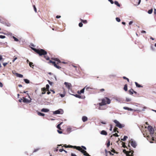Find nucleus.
<instances>
[{
	"instance_id": "f257e3e1",
	"label": "nucleus",
	"mask_w": 156,
	"mask_h": 156,
	"mask_svg": "<svg viewBox=\"0 0 156 156\" xmlns=\"http://www.w3.org/2000/svg\"><path fill=\"white\" fill-rule=\"evenodd\" d=\"M31 49L35 52L38 54L39 56L44 55H46L47 53L44 50L42 49H36L35 48L31 47Z\"/></svg>"
},
{
	"instance_id": "f03ea898",
	"label": "nucleus",
	"mask_w": 156,
	"mask_h": 156,
	"mask_svg": "<svg viewBox=\"0 0 156 156\" xmlns=\"http://www.w3.org/2000/svg\"><path fill=\"white\" fill-rule=\"evenodd\" d=\"M113 122L116 124L115 126L120 129H121L125 126V125L121 123L117 120H114Z\"/></svg>"
},
{
	"instance_id": "7ed1b4c3",
	"label": "nucleus",
	"mask_w": 156,
	"mask_h": 156,
	"mask_svg": "<svg viewBox=\"0 0 156 156\" xmlns=\"http://www.w3.org/2000/svg\"><path fill=\"white\" fill-rule=\"evenodd\" d=\"M64 113L63 110L61 108L53 112V114L54 115L62 114Z\"/></svg>"
},
{
	"instance_id": "20e7f679",
	"label": "nucleus",
	"mask_w": 156,
	"mask_h": 156,
	"mask_svg": "<svg viewBox=\"0 0 156 156\" xmlns=\"http://www.w3.org/2000/svg\"><path fill=\"white\" fill-rule=\"evenodd\" d=\"M64 146L66 148H74V149H77L78 151H80V149H79L78 148H81V147L80 146H73L70 145H67L66 144H65L64 145Z\"/></svg>"
},
{
	"instance_id": "39448f33",
	"label": "nucleus",
	"mask_w": 156,
	"mask_h": 156,
	"mask_svg": "<svg viewBox=\"0 0 156 156\" xmlns=\"http://www.w3.org/2000/svg\"><path fill=\"white\" fill-rule=\"evenodd\" d=\"M27 94L29 95L28 93H27ZM28 98L30 99V100H29L28 99H27L25 98L24 97H23V101L24 103H30L31 101V99L30 98V97L29 96H28Z\"/></svg>"
},
{
	"instance_id": "423d86ee",
	"label": "nucleus",
	"mask_w": 156,
	"mask_h": 156,
	"mask_svg": "<svg viewBox=\"0 0 156 156\" xmlns=\"http://www.w3.org/2000/svg\"><path fill=\"white\" fill-rule=\"evenodd\" d=\"M147 129L149 131L151 135H153L154 133V130L153 127L151 126H148L147 127Z\"/></svg>"
},
{
	"instance_id": "0eeeda50",
	"label": "nucleus",
	"mask_w": 156,
	"mask_h": 156,
	"mask_svg": "<svg viewBox=\"0 0 156 156\" xmlns=\"http://www.w3.org/2000/svg\"><path fill=\"white\" fill-rule=\"evenodd\" d=\"M76 127H73V128L69 127L67 129V131L68 133H70L71 132L77 129Z\"/></svg>"
},
{
	"instance_id": "6e6552de",
	"label": "nucleus",
	"mask_w": 156,
	"mask_h": 156,
	"mask_svg": "<svg viewBox=\"0 0 156 156\" xmlns=\"http://www.w3.org/2000/svg\"><path fill=\"white\" fill-rule=\"evenodd\" d=\"M64 85H65L66 87L69 90H70L72 86V84L71 83H68L67 82H65L64 83Z\"/></svg>"
},
{
	"instance_id": "1a4fd4ad",
	"label": "nucleus",
	"mask_w": 156,
	"mask_h": 156,
	"mask_svg": "<svg viewBox=\"0 0 156 156\" xmlns=\"http://www.w3.org/2000/svg\"><path fill=\"white\" fill-rule=\"evenodd\" d=\"M131 141H132L131 143V146L133 148H136L137 145V144L136 142L135 141L133 140V139H131Z\"/></svg>"
},
{
	"instance_id": "9d476101",
	"label": "nucleus",
	"mask_w": 156,
	"mask_h": 156,
	"mask_svg": "<svg viewBox=\"0 0 156 156\" xmlns=\"http://www.w3.org/2000/svg\"><path fill=\"white\" fill-rule=\"evenodd\" d=\"M79 149H80V151L81 152L82 154H83V155L85 156H91L87 152L85 151H83L81 150L80 148H78Z\"/></svg>"
},
{
	"instance_id": "9b49d317",
	"label": "nucleus",
	"mask_w": 156,
	"mask_h": 156,
	"mask_svg": "<svg viewBox=\"0 0 156 156\" xmlns=\"http://www.w3.org/2000/svg\"><path fill=\"white\" fill-rule=\"evenodd\" d=\"M85 88H83L80 91L78 90L77 91V93L79 95L81 94H83L84 92Z\"/></svg>"
},
{
	"instance_id": "f8f14e48",
	"label": "nucleus",
	"mask_w": 156,
	"mask_h": 156,
	"mask_svg": "<svg viewBox=\"0 0 156 156\" xmlns=\"http://www.w3.org/2000/svg\"><path fill=\"white\" fill-rule=\"evenodd\" d=\"M41 111L44 112H47L49 111V109L46 108H43L41 109Z\"/></svg>"
},
{
	"instance_id": "ddd939ff",
	"label": "nucleus",
	"mask_w": 156,
	"mask_h": 156,
	"mask_svg": "<svg viewBox=\"0 0 156 156\" xmlns=\"http://www.w3.org/2000/svg\"><path fill=\"white\" fill-rule=\"evenodd\" d=\"M105 98L106 100V104H109L111 103L110 99L107 97H105Z\"/></svg>"
},
{
	"instance_id": "4468645a",
	"label": "nucleus",
	"mask_w": 156,
	"mask_h": 156,
	"mask_svg": "<svg viewBox=\"0 0 156 156\" xmlns=\"http://www.w3.org/2000/svg\"><path fill=\"white\" fill-rule=\"evenodd\" d=\"M82 119L83 122H85L87 120L88 118L87 116H84L82 117Z\"/></svg>"
},
{
	"instance_id": "2eb2a0df",
	"label": "nucleus",
	"mask_w": 156,
	"mask_h": 156,
	"mask_svg": "<svg viewBox=\"0 0 156 156\" xmlns=\"http://www.w3.org/2000/svg\"><path fill=\"white\" fill-rule=\"evenodd\" d=\"M100 134L102 135H107V133L105 130H102Z\"/></svg>"
},
{
	"instance_id": "dca6fc26",
	"label": "nucleus",
	"mask_w": 156,
	"mask_h": 156,
	"mask_svg": "<svg viewBox=\"0 0 156 156\" xmlns=\"http://www.w3.org/2000/svg\"><path fill=\"white\" fill-rule=\"evenodd\" d=\"M69 94L73 95V96H74L75 97H76V98H80H80H81V95H78V94H70L69 93Z\"/></svg>"
},
{
	"instance_id": "f3484780",
	"label": "nucleus",
	"mask_w": 156,
	"mask_h": 156,
	"mask_svg": "<svg viewBox=\"0 0 156 156\" xmlns=\"http://www.w3.org/2000/svg\"><path fill=\"white\" fill-rule=\"evenodd\" d=\"M15 75L17 77L20 78H22L23 77V75L18 73H16Z\"/></svg>"
},
{
	"instance_id": "a211bd4d",
	"label": "nucleus",
	"mask_w": 156,
	"mask_h": 156,
	"mask_svg": "<svg viewBox=\"0 0 156 156\" xmlns=\"http://www.w3.org/2000/svg\"><path fill=\"white\" fill-rule=\"evenodd\" d=\"M101 100L102 103L103 104V105H106V103L105 98H102Z\"/></svg>"
},
{
	"instance_id": "6ab92c4d",
	"label": "nucleus",
	"mask_w": 156,
	"mask_h": 156,
	"mask_svg": "<svg viewBox=\"0 0 156 156\" xmlns=\"http://www.w3.org/2000/svg\"><path fill=\"white\" fill-rule=\"evenodd\" d=\"M45 90H46V89L45 87H43L41 89V90L42 91L41 94H45V93H46Z\"/></svg>"
},
{
	"instance_id": "aec40b11",
	"label": "nucleus",
	"mask_w": 156,
	"mask_h": 156,
	"mask_svg": "<svg viewBox=\"0 0 156 156\" xmlns=\"http://www.w3.org/2000/svg\"><path fill=\"white\" fill-rule=\"evenodd\" d=\"M135 83L136 87L138 88L143 87V86L142 85H141L140 84H138L137 82H135Z\"/></svg>"
},
{
	"instance_id": "412c9836",
	"label": "nucleus",
	"mask_w": 156,
	"mask_h": 156,
	"mask_svg": "<svg viewBox=\"0 0 156 156\" xmlns=\"http://www.w3.org/2000/svg\"><path fill=\"white\" fill-rule=\"evenodd\" d=\"M133 91H134L133 89L131 88L130 90H129L128 91L130 94L132 95L133 94Z\"/></svg>"
},
{
	"instance_id": "4be33fe9",
	"label": "nucleus",
	"mask_w": 156,
	"mask_h": 156,
	"mask_svg": "<svg viewBox=\"0 0 156 156\" xmlns=\"http://www.w3.org/2000/svg\"><path fill=\"white\" fill-rule=\"evenodd\" d=\"M114 3L118 7H120V4L119 3V2L117 1H115Z\"/></svg>"
},
{
	"instance_id": "5701e85b",
	"label": "nucleus",
	"mask_w": 156,
	"mask_h": 156,
	"mask_svg": "<svg viewBox=\"0 0 156 156\" xmlns=\"http://www.w3.org/2000/svg\"><path fill=\"white\" fill-rule=\"evenodd\" d=\"M37 114L38 115L42 116H44L45 115V114L44 113L39 112H37Z\"/></svg>"
},
{
	"instance_id": "b1692460",
	"label": "nucleus",
	"mask_w": 156,
	"mask_h": 156,
	"mask_svg": "<svg viewBox=\"0 0 156 156\" xmlns=\"http://www.w3.org/2000/svg\"><path fill=\"white\" fill-rule=\"evenodd\" d=\"M115 100L120 103H122V98H116L115 99Z\"/></svg>"
},
{
	"instance_id": "393cba45",
	"label": "nucleus",
	"mask_w": 156,
	"mask_h": 156,
	"mask_svg": "<svg viewBox=\"0 0 156 156\" xmlns=\"http://www.w3.org/2000/svg\"><path fill=\"white\" fill-rule=\"evenodd\" d=\"M24 82L27 84H28L30 83V80L27 79H25L23 80Z\"/></svg>"
},
{
	"instance_id": "a878e982",
	"label": "nucleus",
	"mask_w": 156,
	"mask_h": 156,
	"mask_svg": "<svg viewBox=\"0 0 156 156\" xmlns=\"http://www.w3.org/2000/svg\"><path fill=\"white\" fill-rule=\"evenodd\" d=\"M123 89L125 91H127L128 90V88H127V84H125L123 88Z\"/></svg>"
},
{
	"instance_id": "bb28decb",
	"label": "nucleus",
	"mask_w": 156,
	"mask_h": 156,
	"mask_svg": "<svg viewBox=\"0 0 156 156\" xmlns=\"http://www.w3.org/2000/svg\"><path fill=\"white\" fill-rule=\"evenodd\" d=\"M81 22L84 24H86L87 23V20H83L82 19H80Z\"/></svg>"
},
{
	"instance_id": "cd10ccee",
	"label": "nucleus",
	"mask_w": 156,
	"mask_h": 156,
	"mask_svg": "<svg viewBox=\"0 0 156 156\" xmlns=\"http://www.w3.org/2000/svg\"><path fill=\"white\" fill-rule=\"evenodd\" d=\"M54 60L57 62V64H58L59 63H61V61L59 60V59L57 58H55Z\"/></svg>"
},
{
	"instance_id": "c85d7f7f",
	"label": "nucleus",
	"mask_w": 156,
	"mask_h": 156,
	"mask_svg": "<svg viewBox=\"0 0 156 156\" xmlns=\"http://www.w3.org/2000/svg\"><path fill=\"white\" fill-rule=\"evenodd\" d=\"M127 138L128 136H124L123 138V139H122L121 140L123 141H125Z\"/></svg>"
},
{
	"instance_id": "c756f323",
	"label": "nucleus",
	"mask_w": 156,
	"mask_h": 156,
	"mask_svg": "<svg viewBox=\"0 0 156 156\" xmlns=\"http://www.w3.org/2000/svg\"><path fill=\"white\" fill-rule=\"evenodd\" d=\"M65 93H66L65 92V91H64L63 92V94H60V97L62 98L64 97L65 95Z\"/></svg>"
},
{
	"instance_id": "7c9ffc66",
	"label": "nucleus",
	"mask_w": 156,
	"mask_h": 156,
	"mask_svg": "<svg viewBox=\"0 0 156 156\" xmlns=\"http://www.w3.org/2000/svg\"><path fill=\"white\" fill-rule=\"evenodd\" d=\"M153 9H151L149 10L147 12V13L149 14H151L153 12Z\"/></svg>"
},
{
	"instance_id": "2f4dec72",
	"label": "nucleus",
	"mask_w": 156,
	"mask_h": 156,
	"mask_svg": "<svg viewBox=\"0 0 156 156\" xmlns=\"http://www.w3.org/2000/svg\"><path fill=\"white\" fill-rule=\"evenodd\" d=\"M129 111H134V112H136V111H139V112H141V111L140 110H136L133 109L132 108H129Z\"/></svg>"
},
{
	"instance_id": "473e14b6",
	"label": "nucleus",
	"mask_w": 156,
	"mask_h": 156,
	"mask_svg": "<svg viewBox=\"0 0 156 156\" xmlns=\"http://www.w3.org/2000/svg\"><path fill=\"white\" fill-rule=\"evenodd\" d=\"M83 88H85V89H86V90H88L89 89H92V88L91 87H87V86H86L85 87H84Z\"/></svg>"
},
{
	"instance_id": "72a5a7b5",
	"label": "nucleus",
	"mask_w": 156,
	"mask_h": 156,
	"mask_svg": "<svg viewBox=\"0 0 156 156\" xmlns=\"http://www.w3.org/2000/svg\"><path fill=\"white\" fill-rule=\"evenodd\" d=\"M12 37L14 39V41H16V42H18L19 41V39L13 36Z\"/></svg>"
},
{
	"instance_id": "f704fd0d",
	"label": "nucleus",
	"mask_w": 156,
	"mask_h": 156,
	"mask_svg": "<svg viewBox=\"0 0 156 156\" xmlns=\"http://www.w3.org/2000/svg\"><path fill=\"white\" fill-rule=\"evenodd\" d=\"M116 76V74H112L109 75V77L110 78H111L112 77H115Z\"/></svg>"
},
{
	"instance_id": "c9c22d12",
	"label": "nucleus",
	"mask_w": 156,
	"mask_h": 156,
	"mask_svg": "<svg viewBox=\"0 0 156 156\" xmlns=\"http://www.w3.org/2000/svg\"><path fill=\"white\" fill-rule=\"evenodd\" d=\"M29 65L30 67L33 68L34 65L33 63L32 62H29Z\"/></svg>"
},
{
	"instance_id": "e433bc0d",
	"label": "nucleus",
	"mask_w": 156,
	"mask_h": 156,
	"mask_svg": "<svg viewBox=\"0 0 156 156\" xmlns=\"http://www.w3.org/2000/svg\"><path fill=\"white\" fill-rule=\"evenodd\" d=\"M131 98H126V102H128L131 101Z\"/></svg>"
},
{
	"instance_id": "4c0bfd02",
	"label": "nucleus",
	"mask_w": 156,
	"mask_h": 156,
	"mask_svg": "<svg viewBox=\"0 0 156 156\" xmlns=\"http://www.w3.org/2000/svg\"><path fill=\"white\" fill-rule=\"evenodd\" d=\"M116 21L118 22H120L121 21V20L120 18L119 17H117L115 18Z\"/></svg>"
},
{
	"instance_id": "58836bf2",
	"label": "nucleus",
	"mask_w": 156,
	"mask_h": 156,
	"mask_svg": "<svg viewBox=\"0 0 156 156\" xmlns=\"http://www.w3.org/2000/svg\"><path fill=\"white\" fill-rule=\"evenodd\" d=\"M4 25L7 26V27H10V26H11V25L10 23H6L5 22V23H4Z\"/></svg>"
},
{
	"instance_id": "ea45409f",
	"label": "nucleus",
	"mask_w": 156,
	"mask_h": 156,
	"mask_svg": "<svg viewBox=\"0 0 156 156\" xmlns=\"http://www.w3.org/2000/svg\"><path fill=\"white\" fill-rule=\"evenodd\" d=\"M55 65V67L58 69H60L61 68V67L57 65V64L56 65Z\"/></svg>"
},
{
	"instance_id": "a19ab883",
	"label": "nucleus",
	"mask_w": 156,
	"mask_h": 156,
	"mask_svg": "<svg viewBox=\"0 0 156 156\" xmlns=\"http://www.w3.org/2000/svg\"><path fill=\"white\" fill-rule=\"evenodd\" d=\"M123 78L125 80H126L128 82H129V79L128 78H127L126 77L123 76Z\"/></svg>"
},
{
	"instance_id": "79ce46f5",
	"label": "nucleus",
	"mask_w": 156,
	"mask_h": 156,
	"mask_svg": "<svg viewBox=\"0 0 156 156\" xmlns=\"http://www.w3.org/2000/svg\"><path fill=\"white\" fill-rule=\"evenodd\" d=\"M44 57L47 60H50V58L48 56H45V55H44Z\"/></svg>"
},
{
	"instance_id": "37998d69",
	"label": "nucleus",
	"mask_w": 156,
	"mask_h": 156,
	"mask_svg": "<svg viewBox=\"0 0 156 156\" xmlns=\"http://www.w3.org/2000/svg\"><path fill=\"white\" fill-rule=\"evenodd\" d=\"M111 151L114 153L117 154V153L116 152L115 150L114 149L112 148V149L111 150Z\"/></svg>"
},
{
	"instance_id": "c03bdc74",
	"label": "nucleus",
	"mask_w": 156,
	"mask_h": 156,
	"mask_svg": "<svg viewBox=\"0 0 156 156\" xmlns=\"http://www.w3.org/2000/svg\"><path fill=\"white\" fill-rule=\"evenodd\" d=\"M33 8H34V11L36 12H37V8H36L35 5H33Z\"/></svg>"
},
{
	"instance_id": "a18cd8bd",
	"label": "nucleus",
	"mask_w": 156,
	"mask_h": 156,
	"mask_svg": "<svg viewBox=\"0 0 156 156\" xmlns=\"http://www.w3.org/2000/svg\"><path fill=\"white\" fill-rule=\"evenodd\" d=\"M48 83L51 85L52 86L53 84V82H51L49 80H48Z\"/></svg>"
},
{
	"instance_id": "49530a36",
	"label": "nucleus",
	"mask_w": 156,
	"mask_h": 156,
	"mask_svg": "<svg viewBox=\"0 0 156 156\" xmlns=\"http://www.w3.org/2000/svg\"><path fill=\"white\" fill-rule=\"evenodd\" d=\"M118 128H114L113 132H115L116 131H117L118 133H119V131H116V130Z\"/></svg>"
},
{
	"instance_id": "de8ad7c7",
	"label": "nucleus",
	"mask_w": 156,
	"mask_h": 156,
	"mask_svg": "<svg viewBox=\"0 0 156 156\" xmlns=\"http://www.w3.org/2000/svg\"><path fill=\"white\" fill-rule=\"evenodd\" d=\"M105 156H108L107 154L108 153V151L106 149H105Z\"/></svg>"
},
{
	"instance_id": "09e8293b",
	"label": "nucleus",
	"mask_w": 156,
	"mask_h": 156,
	"mask_svg": "<svg viewBox=\"0 0 156 156\" xmlns=\"http://www.w3.org/2000/svg\"><path fill=\"white\" fill-rule=\"evenodd\" d=\"M129 108L128 107H123V109H124L125 110H127L128 111H129Z\"/></svg>"
},
{
	"instance_id": "8fccbe9b",
	"label": "nucleus",
	"mask_w": 156,
	"mask_h": 156,
	"mask_svg": "<svg viewBox=\"0 0 156 156\" xmlns=\"http://www.w3.org/2000/svg\"><path fill=\"white\" fill-rule=\"evenodd\" d=\"M110 127L109 130L110 131H112V128H113L112 125L110 124Z\"/></svg>"
},
{
	"instance_id": "3c124183",
	"label": "nucleus",
	"mask_w": 156,
	"mask_h": 156,
	"mask_svg": "<svg viewBox=\"0 0 156 156\" xmlns=\"http://www.w3.org/2000/svg\"><path fill=\"white\" fill-rule=\"evenodd\" d=\"M83 26V23L81 22L79 23V26L80 27H82Z\"/></svg>"
},
{
	"instance_id": "603ef678",
	"label": "nucleus",
	"mask_w": 156,
	"mask_h": 156,
	"mask_svg": "<svg viewBox=\"0 0 156 156\" xmlns=\"http://www.w3.org/2000/svg\"><path fill=\"white\" fill-rule=\"evenodd\" d=\"M5 37V36L4 35H0V38L4 39Z\"/></svg>"
},
{
	"instance_id": "864d4df0",
	"label": "nucleus",
	"mask_w": 156,
	"mask_h": 156,
	"mask_svg": "<svg viewBox=\"0 0 156 156\" xmlns=\"http://www.w3.org/2000/svg\"><path fill=\"white\" fill-rule=\"evenodd\" d=\"M60 126V124H58L56 126L57 128L58 129H61Z\"/></svg>"
},
{
	"instance_id": "5fc2aeb1",
	"label": "nucleus",
	"mask_w": 156,
	"mask_h": 156,
	"mask_svg": "<svg viewBox=\"0 0 156 156\" xmlns=\"http://www.w3.org/2000/svg\"><path fill=\"white\" fill-rule=\"evenodd\" d=\"M81 147L84 150H86L87 148L86 147L83 146H81Z\"/></svg>"
},
{
	"instance_id": "6e6d98bb",
	"label": "nucleus",
	"mask_w": 156,
	"mask_h": 156,
	"mask_svg": "<svg viewBox=\"0 0 156 156\" xmlns=\"http://www.w3.org/2000/svg\"><path fill=\"white\" fill-rule=\"evenodd\" d=\"M113 135L114 136H116V137H118L119 136V135L116 133H115L113 134Z\"/></svg>"
},
{
	"instance_id": "4d7b16f0",
	"label": "nucleus",
	"mask_w": 156,
	"mask_h": 156,
	"mask_svg": "<svg viewBox=\"0 0 156 156\" xmlns=\"http://www.w3.org/2000/svg\"><path fill=\"white\" fill-rule=\"evenodd\" d=\"M46 88L49 90V85L48 84H47L46 85Z\"/></svg>"
},
{
	"instance_id": "13d9d810",
	"label": "nucleus",
	"mask_w": 156,
	"mask_h": 156,
	"mask_svg": "<svg viewBox=\"0 0 156 156\" xmlns=\"http://www.w3.org/2000/svg\"><path fill=\"white\" fill-rule=\"evenodd\" d=\"M97 104L99 105L100 106H102L103 105H103V104L101 102V103H99Z\"/></svg>"
},
{
	"instance_id": "bf43d9fd",
	"label": "nucleus",
	"mask_w": 156,
	"mask_h": 156,
	"mask_svg": "<svg viewBox=\"0 0 156 156\" xmlns=\"http://www.w3.org/2000/svg\"><path fill=\"white\" fill-rule=\"evenodd\" d=\"M110 145V141H109L107 144V147H108Z\"/></svg>"
},
{
	"instance_id": "052dcab7",
	"label": "nucleus",
	"mask_w": 156,
	"mask_h": 156,
	"mask_svg": "<svg viewBox=\"0 0 156 156\" xmlns=\"http://www.w3.org/2000/svg\"><path fill=\"white\" fill-rule=\"evenodd\" d=\"M57 131L58 133L59 134H61L62 133V131H61L59 129L57 130Z\"/></svg>"
},
{
	"instance_id": "680f3d73",
	"label": "nucleus",
	"mask_w": 156,
	"mask_h": 156,
	"mask_svg": "<svg viewBox=\"0 0 156 156\" xmlns=\"http://www.w3.org/2000/svg\"><path fill=\"white\" fill-rule=\"evenodd\" d=\"M100 122L103 124H104V125H105L106 124V122L104 121H100Z\"/></svg>"
},
{
	"instance_id": "e2e57ef3",
	"label": "nucleus",
	"mask_w": 156,
	"mask_h": 156,
	"mask_svg": "<svg viewBox=\"0 0 156 156\" xmlns=\"http://www.w3.org/2000/svg\"><path fill=\"white\" fill-rule=\"evenodd\" d=\"M39 149H40V148H39L35 149L33 151V152L34 153L35 152L37 151H38Z\"/></svg>"
},
{
	"instance_id": "0e129e2a",
	"label": "nucleus",
	"mask_w": 156,
	"mask_h": 156,
	"mask_svg": "<svg viewBox=\"0 0 156 156\" xmlns=\"http://www.w3.org/2000/svg\"><path fill=\"white\" fill-rule=\"evenodd\" d=\"M58 147H57V148H54V151L55 152H57L58 151Z\"/></svg>"
},
{
	"instance_id": "69168bd1",
	"label": "nucleus",
	"mask_w": 156,
	"mask_h": 156,
	"mask_svg": "<svg viewBox=\"0 0 156 156\" xmlns=\"http://www.w3.org/2000/svg\"><path fill=\"white\" fill-rule=\"evenodd\" d=\"M8 64V62H4L3 63V65L4 67H5Z\"/></svg>"
},
{
	"instance_id": "338daca9",
	"label": "nucleus",
	"mask_w": 156,
	"mask_h": 156,
	"mask_svg": "<svg viewBox=\"0 0 156 156\" xmlns=\"http://www.w3.org/2000/svg\"><path fill=\"white\" fill-rule=\"evenodd\" d=\"M108 1L111 4H113L114 2L112 0H108Z\"/></svg>"
},
{
	"instance_id": "774afa93",
	"label": "nucleus",
	"mask_w": 156,
	"mask_h": 156,
	"mask_svg": "<svg viewBox=\"0 0 156 156\" xmlns=\"http://www.w3.org/2000/svg\"><path fill=\"white\" fill-rule=\"evenodd\" d=\"M71 156H77L75 154L72 153L71 154Z\"/></svg>"
}]
</instances>
